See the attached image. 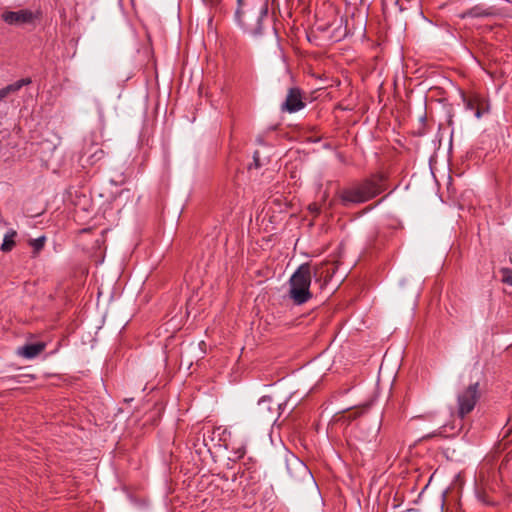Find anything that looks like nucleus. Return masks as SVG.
Returning <instances> with one entry per match:
<instances>
[{"instance_id":"obj_1","label":"nucleus","mask_w":512,"mask_h":512,"mask_svg":"<svg viewBox=\"0 0 512 512\" xmlns=\"http://www.w3.org/2000/svg\"><path fill=\"white\" fill-rule=\"evenodd\" d=\"M276 0H271L274 8ZM270 0H237L235 20L244 32L252 36H261L265 28L272 26L273 17L269 14Z\"/></svg>"},{"instance_id":"obj_2","label":"nucleus","mask_w":512,"mask_h":512,"mask_svg":"<svg viewBox=\"0 0 512 512\" xmlns=\"http://www.w3.org/2000/svg\"><path fill=\"white\" fill-rule=\"evenodd\" d=\"M386 189V176L382 173H375L352 187L343 189L339 194V198L341 204L348 207L351 204L365 203Z\"/></svg>"},{"instance_id":"obj_3","label":"nucleus","mask_w":512,"mask_h":512,"mask_svg":"<svg viewBox=\"0 0 512 512\" xmlns=\"http://www.w3.org/2000/svg\"><path fill=\"white\" fill-rule=\"evenodd\" d=\"M311 266L309 263L301 264L289 279V298L295 305H302L312 299Z\"/></svg>"},{"instance_id":"obj_4","label":"nucleus","mask_w":512,"mask_h":512,"mask_svg":"<svg viewBox=\"0 0 512 512\" xmlns=\"http://www.w3.org/2000/svg\"><path fill=\"white\" fill-rule=\"evenodd\" d=\"M480 398L481 390L479 382L471 383L467 387L461 389L456 396L458 417L464 419L468 414H470L474 410Z\"/></svg>"},{"instance_id":"obj_5","label":"nucleus","mask_w":512,"mask_h":512,"mask_svg":"<svg viewBox=\"0 0 512 512\" xmlns=\"http://www.w3.org/2000/svg\"><path fill=\"white\" fill-rule=\"evenodd\" d=\"M281 408L282 404L274 402L271 396H263L257 403L256 414L265 420L276 421Z\"/></svg>"},{"instance_id":"obj_6","label":"nucleus","mask_w":512,"mask_h":512,"mask_svg":"<svg viewBox=\"0 0 512 512\" xmlns=\"http://www.w3.org/2000/svg\"><path fill=\"white\" fill-rule=\"evenodd\" d=\"M305 105L301 90L297 87H293L288 90V94L281 105V109L289 113H295L303 109Z\"/></svg>"},{"instance_id":"obj_7","label":"nucleus","mask_w":512,"mask_h":512,"mask_svg":"<svg viewBox=\"0 0 512 512\" xmlns=\"http://www.w3.org/2000/svg\"><path fill=\"white\" fill-rule=\"evenodd\" d=\"M1 18L9 25L31 23L35 19L32 11L22 9L19 11H5L2 13Z\"/></svg>"},{"instance_id":"obj_8","label":"nucleus","mask_w":512,"mask_h":512,"mask_svg":"<svg viewBox=\"0 0 512 512\" xmlns=\"http://www.w3.org/2000/svg\"><path fill=\"white\" fill-rule=\"evenodd\" d=\"M104 157L103 149L97 144L91 143L85 147L80 156V161L83 164L94 165Z\"/></svg>"},{"instance_id":"obj_9","label":"nucleus","mask_w":512,"mask_h":512,"mask_svg":"<svg viewBox=\"0 0 512 512\" xmlns=\"http://www.w3.org/2000/svg\"><path fill=\"white\" fill-rule=\"evenodd\" d=\"M495 15L493 7H487L483 4L475 5L460 14L462 19L465 18H486Z\"/></svg>"},{"instance_id":"obj_10","label":"nucleus","mask_w":512,"mask_h":512,"mask_svg":"<svg viewBox=\"0 0 512 512\" xmlns=\"http://www.w3.org/2000/svg\"><path fill=\"white\" fill-rule=\"evenodd\" d=\"M45 348L46 344L44 342L28 343L22 347H19L17 354L26 359H33L42 353Z\"/></svg>"},{"instance_id":"obj_11","label":"nucleus","mask_w":512,"mask_h":512,"mask_svg":"<svg viewBox=\"0 0 512 512\" xmlns=\"http://www.w3.org/2000/svg\"><path fill=\"white\" fill-rule=\"evenodd\" d=\"M462 101L466 110H470L474 112L476 118H480L482 116V109L480 107V99L477 96H467L464 91L460 93Z\"/></svg>"},{"instance_id":"obj_12","label":"nucleus","mask_w":512,"mask_h":512,"mask_svg":"<svg viewBox=\"0 0 512 512\" xmlns=\"http://www.w3.org/2000/svg\"><path fill=\"white\" fill-rule=\"evenodd\" d=\"M32 83L31 78H22L12 84H9L0 89V102L4 100L9 94L19 91L23 86H27Z\"/></svg>"},{"instance_id":"obj_13","label":"nucleus","mask_w":512,"mask_h":512,"mask_svg":"<svg viewBox=\"0 0 512 512\" xmlns=\"http://www.w3.org/2000/svg\"><path fill=\"white\" fill-rule=\"evenodd\" d=\"M17 236V232L14 229H10L7 231V233L4 235L3 242L1 244L0 250L2 252H10L15 247V237Z\"/></svg>"},{"instance_id":"obj_14","label":"nucleus","mask_w":512,"mask_h":512,"mask_svg":"<svg viewBox=\"0 0 512 512\" xmlns=\"http://www.w3.org/2000/svg\"><path fill=\"white\" fill-rule=\"evenodd\" d=\"M382 245V236L378 230H374L370 233L367 239V248L379 249Z\"/></svg>"},{"instance_id":"obj_15","label":"nucleus","mask_w":512,"mask_h":512,"mask_svg":"<svg viewBox=\"0 0 512 512\" xmlns=\"http://www.w3.org/2000/svg\"><path fill=\"white\" fill-rule=\"evenodd\" d=\"M45 242V236L29 240V245L33 248L32 257H36L39 254V252L44 248Z\"/></svg>"},{"instance_id":"obj_16","label":"nucleus","mask_w":512,"mask_h":512,"mask_svg":"<svg viewBox=\"0 0 512 512\" xmlns=\"http://www.w3.org/2000/svg\"><path fill=\"white\" fill-rule=\"evenodd\" d=\"M261 166L260 153L259 151H255L253 153V162L248 165V170H251L252 168L259 169Z\"/></svg>"},{"instance_id":"obj_17","label":"nucleus","mask_w":512,"mask_h":512,"mask_svg":"<svg viewBox=\"0 0 512 512\" xmlns=\"http://www.w3.org/2000/svg\"><path fill=\"white\" fill-rule=\"evenodd\" d=\"M503 282L512 286V269H503Z\"/></svg>"},{"instance_id":"obj_18","label":"nucleus","mask_w":512,"mask_h":512,"mask_svg":"<svg viewBox=\"0 0 512 512\" xmlns=\"http://www.w3.org/2000/svg\"><path fill=\"white\" fill-rule=\"evenodd\" d=\"M233 452L235 454V458L240 459L246 454V449L244 446H241L235 449Z\"/></svg>"},{"instance_id":"obj_19","label":"nucleus","mask_w":512,"mask_h":512,"mask_svg":"<svg viewBox=\"0 0 512 512\" xmlns=\"http://www.w3.org/2000/svg\"><path fill=\"white\" fill-rule=\"evenodd\" d=\"M511 431H512V428H508V429L505 431V434H504V436H503V437H504V438H507V437L510 435Z\"/></svg>"},{"instance_id":"obj_20","label":"nucleus","mask_w":512,"mask_h":512,"mask_svg":"<svg viewBox=\"0 0 512 512\" xmlns=\"http://www.w3.org/2000/svg\"><path fill=\"white\" fill-rule=\"evenodd\" d=\"M300 465L303 467V469L306 470V466L304 465V463L300 462Z\"/></svg>"},{"instance_id":"obj_21","label":"nucleus","mask_w":512,"mask_h":512,"mask_svg":"<svg viewBox=\"0 0 512 512\" xmlns=\"http://www.w3.org/2000/svg\"><path fill=\"white\" fill-rule=\"evenodd\" d=\"M361 4H365L366 0H359Z\"/></svg>"}]
</instances>
